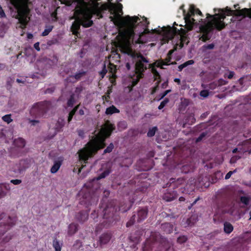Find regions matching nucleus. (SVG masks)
Masks as SVG:
<instances>
[{
  "label": "nucleus",
  "instance_id": "1",
  "mask_svg": "<svg viewBox=\"0 0 251 251\" xmlns=\"http://www.w3.org/2000/svg\"><path fill=\"white\" fill-rule=\"evenodd\" d=\"M112 0H111L112 1ZM111 22L117 27L118 34L116 38L121 45H129L135 35L136 24L140 19L137 16L129 15L122 17L123 5L119 2H111Z\"/></svg>",
  "mask_w": 251,
  "mask_h": 251
},
{
  "label": "nucleus",
  "instance_id": "2",
  "mask_svg": "<svg viewBox=\"0 0 251 251\" xmlns=\"http://www.w3.org/2000/svg\"><path fill=\"white\" fill-rule=\"evenodd\" d=\"M214 11L215 12L218 11L219 13L213 15L207 14V18H211L212 20L208 21L206 23L200 26V32L202 33L200 39L203 42L210 39V33L214 29L221 31L225 27L226 25L224 21L226 15H235L242 18L248 17L251 18V8H244L242 9L233 10L226 7L225 9L214 8Z\"/></svg>",
  "mask_w": 251,
  "mask_h": 251
},
{
  "label": "nucleus",
  "instance_id": "3",
  "mask_svg": "<svg viewBox=\"0 0 251 251\" xmlns=\"http://www.w3.org/2000/svg\"><path fill=\"white\" fill-rule=\"evenodd\" d=\"M106 9L105 5H100L96 0H91L89 4L85 2L81 3L76 8L74 17L72 18L75 20L71 27L73 33L77 36V30L81 25L85 27L90 26L93 23V21L90 20L92 15H96L99 18H101V13Z\"/></svg>",
  "mask_w": 251,
  "mask_h": 251
},
{
  "label": "nucleus",
  "instance_id": "4",
  "mask_svg": "<svg viewBox=\"0 0 251 251\" xmlns=\"http://www.w3.org/2000/svg\"><path fill=\"white\" fill-rule=\"evenodd\" d=\"M109 134L110 126L108 125H105L101 128L100 131L95 134L86 147L79 151V159L85 162L93 153H95L100 149L103 148L105 146L104 140Z\"/></svg>",
  "mask_w": 251,
  "mask_h": 251
},
{
  "label": "nucleus",
  "instance_id": "5",
  "mask_svg": "<svg viewBox=\"0 0 251 251\" xmlns=\"http://www.w3.org/2000/svg\"><path fill=\"white\" fill-rule=\"evenodd\" d=\"M149 186V184L145 183L144 181H142L140 183L139 187H138L135 191L132 193L131 192L128 193V195L130 196L129 198V203L127 204L125 201H121L118 205L115 204L114 201L111 200V211L115 210L116 213L115 219L118 220L119 215L117 212L121 211L124 213L129 210L132 205L136 201H140L143 197V194L146 192L147 189Z\"/></svg>",
  "mask_w": 251,
  "mask_h": 251
},
{
  "label": "nucleus",
  "instance_id": "6",
  "mask_svg": "<svg viewBox=\"0 0 251 251\" xmlns=\"http://www.w3.org/2000/svg\"><path fill=\"white\" fill-rule=\"evenodd\" d=\"M195 14L202 16V14L199 9L196 8L193 5H191L190 7L189 12L184 15V20L186 23L185 28L187 30L183 28H180V29L179 30L175 27H171L170 26H168L169 31L173 30L175 34L180 35L181 40L180 45L181 48L183 46V43L182 42L185 41L187 37V32L192 30L194 26L197 24V22H196V20L192 17Z\"/></svg>",
  "mask_w": 251,
  "mask_h": 251
},
{
  "label": "nucleus",
  "instance_id": "7",
  "mask_svg": "<svg viewBox=\"0 0 251 251\" xmlns=\"http://www.w3.org/2000/svg\"><path fill=\"white\" fill-rule=\"evenodd\" d=\"M28 0H10L11 4L14 7L17 12V18L20 25L19 27L25 28L29 20V10L27 3Z\"/></svg>",
  "mask_w": 251,
  "mask_h": 251
},
{
  "label": "nucleus",
  "instance_id": "8",
  "mask_svg": "<svg viewBox=\"0 0 251 251\" xmlns=\"http://www.w3.org/2000/svg\"><path fill=\"white\" fill-rule=\"evenodd\" d=\"M185 180L182 177H179L177 179L173 177L171 178L169 181L163 186L164 188H168L163 195V200L169 202L176 199L178 196L176 189Z\"/></svg>",
  "mask_w": 251,
  "mask_h": 251
},
{
  "label": "nucleus",
  "instance_id": "9",
  "mask_svg": "<svg viewBox=\"0 0 251 251\" xmlns=\"http://www.w3.org/2000/svg\"><path fill=\"white\" fill-rule=\"evenodd\" d=\"M153 235L146 240L143 247V251H169L170 247L167 245H163L157 242V239L152 240Z\"/></svg>",
  "mask_w": 251,
  "mask_h": 251
},
{
  "label": "nucleus",
  "instance_id": "10",
  "mask_svg": "<svg viewBox=\"0 0 251 251\" xmlns=\"http://www.w3.org/2000/svg\"><path fill=\"white\" fill-rule=\"evenodd\" d=\"M148 214V208L147 207H140L137 211V217L135 214H134L130 219V220L126 223V226L129 227L133 225L136 221L140 223L146 219Z\"/></svg>",
  "mask_w": 251,
  "mask_h": 251
},
{
  "label": "nucleus",
  "instance_id": "11",
  "mask_svg": "<svg viewBox=\"0 0 251 251\" xmlns=\"http://www.w3.org/2000/svg\"><path fill=\"white\" fill-rule=\"evenodd\" d=\"M177 121L178 124L183 128H184L187 125H192L194 124L196 122V119L194 117V114L191 113L186 115L182 120L178 119Z\"/></svg>",
  "mask_w": 251,
  "mask_h": 251
},
{
  "label": "nucleus",
  "instance_id": "12",
  "mask_svg": "<svg viewBox=\"0 0 251 251\" xmlns=\"http://www.w3.org/2000/svg\"><path fill=\"white\" fill-rule=\"evenodd\" d=\"M140 24L142 25H143V31L139 32V37H141L145 34L150 33V30L148 28V25L150 24V22L147 20L146 18H145V20L143 22H140L137 25H139Z\"/></svg>",
  "mask_w": 251,
  "mask_h": 251
},
{
  "label": "nucleus",
  "instance_id": "13",
  "mask_svg": "<svg viewBox=\"0 0 251 251\" xmlns=\"http://www.w3.org/2000/svg\"><path fill=\"white\" fill-rule=\"evenodd\" d=\"M173 225L169 223H165L161 224V229L166 234H170L173 231Z\"/></svg>",
  "mask_w": 251,
  "mask_h": 251
},
{
  "label": "nucleus",
  "instance_id": "14",
  "mask_svg": "<svg viewBox=\"0 0 251 251\" xmlns=\"http://www.w3.org/2000/svg\"><path fill=\"white\" fill-rule=\"evenodd\" d=\"M147 68L142 61H137L135 64V70L136 73L142 75L143 73L147 70Z\"/></svg>",
  "mask_w": 251,
  "mask_h": 251
},
{
  "label": "nucleus",
  "instance_id": "15",
  "mask_svg": "<svg viewBox=\"0 0 251 251\" xmlns=\"http://www.w3.org/2000/svg\"><path fill=\"white\" fill-rule=\"evenodd\" d=\"M115 67V65L111 63V93L112 92V86L116 84L115 79L116 78V76L114 74Z\"/></svg>",
  "mask_w": 251,
  "mask_h": 251
},
{
  "label": "nucleus",
  "instance_id": "16",
  "mask_svg": "<svg viewBox=\"0 0 251 251\" xmlns=\"http://www.w3.org/2000/svg\"><path fill=\"white\" fill-rule=\"evenodd\" d=\"M233 230V226L228 222H225L224 224V230L226 234H230Z\"/></svg>",
  "mask_w": 251,
  "mask_h": 251
},
{
  "label": "nucleus",
  "instance_id": "17",
  "mask_svg": "<svg viewBox=\"0 0 251 251\" xmlns=\"http://www.w3.org/2000/svg\"><path fill=\"white\" fill-rule=\"evenodd\" d=\"M193 64H194V61L193 60H189L188 61H187L184 63L178 66V71L179 72H181L184 68L186 67L189 65H193Z\"/></svg>",
  "mask_w": 251,
  "mask_h": 251
},
{
  "label": "nucleus",
  "instance_id": "18",
  "mask_svg": "<svg viewBox=\"0 0 251 251\" xmlns=\"http://www.w3.org/2000/svg\"><path fill=\"white\" fill-rule=\"evenodd\" d=\"M14 143L15 146L19 148H23L25 146V141L21 138H18L15 139Z\"/></svg>",
  "mask_w": 251,
  "mask_h": 251
},
{
  "label": "nucleus",
  "instance_id": "19",
  "mask_svg": "<svg viewBox=\"0 0 251 251\" xmlns=\"http://www.w3.org/2000/svg\"><path fill=\"white\" fill-rule=\"evenodd\" d=\"M139 79L140 77L138 76L136 77L135 79H134L132 78H131V84H130L127 86L129 92H131L132 90L133 87L138 83V81H139Z\"/></svg>",
  "mask_w": 251,
  "mask_h": 251
},
{
  "label": "nucleus",
  "instance_id": "20",
  "mask_svg": "<svg viewBox=\"0 0 251 251\" xmlns=\"http://www.w3.org/2000/svg\"><path fill=\"white\" fill-rule=\"evenodd\" d=\"M61 166V162L59 161L55 162L52 167L51 168L50 172L52 174L56 173Z\"/></svg>",
  "mask_w": 251,
  "mask_h": 251
},
{
  "label": "nucleus",
  "instance_id": "21",
  "mask_svg": "<svg viewBox=\"0 0 251 251\" xmlns=\"http://www.w3.org/2000/svg\"><path fill=\"white\" fill-rule=\"evenodd\" d=\"M77 229L76 225L75 224H71L69 226V233L71 235L73 234L76 231Z\"/></svg>",
  "mask_w": 251,
  "mask_h": 251
},
{
  "label": "nucleus",
  "instance_id": "22",
  "mask_svg": "<svg viewBox=\"0 0 251 251\" xmlns=\"http://www.w3.org/2000/svg\"><path fill=\"white\" fill-rule=\"evenodd\" d=\"M127 123L126 121H120L118 123L117 126L119 130L122 131L125 129L127 127Z\"/></svg>",
  "mask_w": 251,
  "mask_h": 251
},
{
  "label": "nucleus",
  "instance_id": "23",
  "mask_svg": "<svg viewBox=\"0 0 251 251\" xmlns=\"http://www.w3.org/2000/svg\"><path fill=\"white\" fill-rule=\"evenodd\" d=\"M240 201L245 206H248L250 204V198L248 197L241 196L240 198Z\"/></svg>",
  "mask_w": 251,
  "mask_h": 251
},
{
  "label": "nucleus",
  "instance_id": "24",
  "mask_svg": "<svg viewBox=\"0 0 251 251\" xmlns=\"http://www.w3.org/2000/svg\"><path fill=\"white\" fill-rule=\"evenodd\" d=\"M132 163V160L131 158H125L124 162L121 164L122 166L129 167Z\"/></svg>",
  "mask_w": 251,
  "mask_h": 251
},
{
  "label": "nucleus",
  "instance_id": "25",
  "mask_svg": "<svg viewBox=\"0 0 251 251\" xmlns=\"http://www.w3.org/2000/svg\"><path fill=\"white\" fill-rule=\"evenodd\" d=\"M157 130V128L156 126H154L151 128H150L148 133L147 135L148 137H151L155 135L156 131Z\"/></svg>",
  "mask_w": 251,
  "mask_h": 251
},
{
  "label": "nucleus",
  "instance_id": "26",
  "mask_svg": "<svg viewBox=\"0 0 251 251\" xmlns=\"http://www.w3.org/2000/svg\"><path fill=\"white\" fill-rule=\"evenodd\" d=\"M53 247L55 251H61V247L59 241L57 240H54L53 241Z\"/></svg>",
  "mask_w": 251,
  "mask_h": 251
},
{
  "label": "nucleus",
  "instance_id": "27",
  "mask_svg": "<svg viewBox=\"0 0 251 251\" xmlns=\"http://www.w3.org/2000/svg\"><path fill=\"white\" fill-rule=\"evenodd\" d=\"M196 222V219L194 218V217H191L189 218H188L186 220L187 226H192Z\"/></svg>",
  "mask_w": 251,
  "mask_h": 251
},
{
  "label": "nucleus",
  "instance_id": "28",
  "mask_svg": "<svg viewBox=\"0 0 251 251\" xmlns=\"http://www.w3.org/2000/svg\"><path fill=\"white\" fill-rule=\"evenodd\" d=\"M169 100L168 98H165L161 102L160 105L158 106V108L159 110L163 109L166 104L169 102Z\"/></svg>",
  "mask_w": 251,
  "mask_h": 251
},
{
  "label": "nucleus",
  "instance_id": "29",
  "mask_svg": "<svg viewBox=\"0 0 251 251\" xmlns=\"http://www.w3.org/2000/svg\"><path fill=\"white\" fill-rule=\"evenodd\" d=\"M187 240V238L186 236L183 235L180 236L177 238V241L178 243L180 244H182L185 243Z\"/></svg>",
  "mask_w": 251,
  "mask_h": 251
},
{
  "label": "nucleus",
  "instance_id": "30",
  "mask_svg": "<svg viewBox=\"0 0 251 251\" xmlns=\"http://www.w3.org/2000/svg\"><path fill=\"white\" fill-rule=\"evenodd\" d=\"M2 119L4 122L8 124L11 123L12 121L10 115H5L2 117Z\"/></svg>",
  "mask_w": 251,
  "mask_h": 251
},
{
  "label": "nucleus",
  "instance_id": "31",
  "mask_svg": "<svg viewBox=\"0 0 251 251\" xmlns=\"http://www.w3.org/2000/svg\"><path fill=\"white\" fill-rule=\"evenodd\" d=\"M52 26H50L48 27H47L45 30L42 32V36H46L52 30Z\"/></svg>",
  "mask_w": 251,
  "mask_h": 251
},
{
  "label": "nucleus",
  "instance_id": "32",
  "mask_svg": "<svg viewBox=\"0 0 251 251\" xmlns=\"http://www.w3.org/2000/svg\"><path fill=\"white\" fill-rule=\"evenodd\" d=\"M1 238L0 243L2 244H4L6 242H8L11 239V237L10 236L6 235Z\"/></svg>",
  "mask_w": 251,
  "mask_h": 251
},
{
  "label": "nucleus",
  "instance_id": "33",
  "mask_svg": "<svg viewBox=\"0 0 251 251\" xmlns=\"http://www.w3.org/2000/svg\"><path fill=\"white\" fill-rule=\"evenodd\" d=\"M240 158V156L238 155H234L233 156L230 160V163L231 164H234L236 162V161Z\"/></svg>",
  "mask_w": 251,
  "mask_h": 251
},
{
  "label": "nucleus",
  "instance_id": "34",
  "mask_svg": "<svg viewBox=\"0 0 251 251\" xmlns=\"http://www.w3.org/2000/svg\"><path fill=\"white\" fill-rule=\"evenodd\" d=\"M78 106H76L69 114V117H68V121L70 122L72 120L73 116L74 115L75 111H76L77 109Z\"/></svg>",
  "mask_w": 251,
  "mask_h": 251
},
{
  "label": "nucleus",
  "instance_id": "35",
  "mask_svg": "<svg viewBox=\"0 0 251 251\" xmlns=\"http://www.w3.org/2000/svg\"><path fill=\"white\" fill-rule=\"evenodd\" d=\"M200 95L201 97L206 98L209 95V91L207 90H203L201 91Z\"/></svg>",
  "mask_w": 251,
  "mask_h": 251
},
{
  "label": "nucleus",
  "instance_id": "36",
  "mask_svg": "<svg viewBox=\"0 0 251 251\" xmlns=\"http://www.w3.org/2000/svg\"><path fill=\"white\" fill-rule=\"evenodd\" d=\"M227 81L226 80H225L222 78H220L219 79V80L218 81V85L219 86H222V85H226L227 83Z\"/></svg>",
  "mask_w": 251,
  "mask_h": 251
},
{
  "label": "nucleus",
  "instance_id": "37",
  "mask_svg": "<svg viewBox=\"0 0 251 251\" xmlns=\"http://www.w3.org/2000/svg\"><path fill=\"white\" fill-rule=\"evenodd\" d=\"M206 134L205 132L201 133L200 136L196 139V142L198 143L202 140V139L206 136Z\"/></svg>",
  "mask_w": 251,
  "mask_h": 251
},
{
  "label": "nucleus",
  "instance_id": "38",
  "mask_svg": "<svg viewBox=\"0 0 251 251\" xmlns=\"http://www.w3.org/2000/svg\"><path fill=\"white\" fill-rule=\"evenodd\" d=\"M119 110L115 106L113 105H111V115L113 113H119Z\"/></svg>",
  "mask_w": 251,
  "mask_h": 251
},
{
  "label": "nucleus",
  "instance_id": "39",
  "mask_svg": "<svg viewBox=\"0 0 251 251\" xmlns=\"http://www.w3.org/2000/svg\"><path fill=\"white\" fill-rule=\"evenodd\" d=\"M214 44L212 43L203 46V48L207 50H211L214 48Z\"/></svg>",
  "mask_w": 251,
  "mask_h": 251
},
{
  "label": "nucleus",
  "instance_id": "40",
  "mask_svg": "<svg viewBox=\"0 0 251 251\" xmlns=\"http://www.w3.org/2000/svg\"><path fill=\"white\" fill-rule=\"evenodd\" d=\"M235 172H236V169L234 170V171H229V172H228V173L226 174V176H225V179H229V178L231 176L233 173H235Z\"/></svg>",
  "mask_w": 251,
  "mask_h": 251
},
{
  "label": "nucleus",
  "instance_id": "41",
  "mask_svg": "<svg viewBox=\"0 0 251 251\" xmlns=\"http://www.w3.org/2000/svg\"><path fill=\"white\" fill-rule=\"evenodd\" d=\"M200 197L197 198L188 207L189 210H190L193 206L196 203V202L200 200Z\"/></svg>",
  "mask_w": 251,
  "mask_h": 251
},
{
  "label": "nucleus",
  "instance_id": "42",
  "mask_svg": "<svg viewBox=\"0 0 251 251\" xmlns=\"http://www.w3.org/2000/svg\"><path fill=\"white\" fill-rule=\"evenodd\" d=\"M11 182L14 185H18L22 182V181L20 179H12L11 180Z\"/></svg>",
  "mask_w": 251,
  "mask_h": 251
},
{
  "label": "nucleus",
  "instance_id": "43",
  "mask_svg": "<svg viewBox=\"0 0 251 251\" xmlns=\"http://www.w3.org/2000/svg\"><path fill=\"white\" fill-rule=\"evenodd\" d=\"M164 65H169L168 63H166L164 60H161L160 62L158 64V67H160L161 68H163L162 66Z\"/></svg>",
  "mask_w": 251,
  "mask_h": 251
},
{
  "label": "nucleus",
  "instance_id": "44",
  "mask_svg": "<svg viewBox=\"0 0 251 251\" xmlns=\"http://www.w3.org/2000/svg\"><path fill=\"white\" fill-rule=\"evenodd\" d=\"M234 72L230 71L229 73V74L227 75V76H226V75H225V77H227L228 79H231L233 78L234 75Z\"/></svg>",
  "mask_w": 251,
  "mask_h": 251
},
{
  "label": "nucleus",
  "instance_id": "45",
  "mask_svg": "<svg viewBox=\"0 0 251 251\" xmlns=\"http://www.w3.org/2000/svg\"><path fill=\"white\" fill-rule=\"evenodd\" d=\"M246 115L248 117V120L251 121V109H248V111Z\"/></svg>",
  "mask_w": 251,
  "mask_h": 251
},
{
  "label": "nucleus",
  "instance_id": "46",
  "mask_svg": "<svg viewBox=\"0 0 251 251\" xmlns=\"http://www.w3.org/2000/svg\"><path fill=\"white\" fill-rule=\"evenodd\" d=\"M41 103H37L34 105L31 110V112H34L36 109L40 108Z\"/></svg>",
  "mask_w": 251,
  "mask_h": 251
},
{
  "label": "nucleus",
  "instance_id": "47",
  "mask_svg": "<svg viewBox=\"0 0 251 251\" xmlns=\"http://www.w3.org/2000/svg\"><path fill=\"white\" fill-rule=\"evenodd\" d=\"M74 102V99L73 97H71V98L70 99V100L68 101V105L69 106H72L73 105V103Z\"/></svg>",
  "mask_w": 251,
  "mask_h": 251
},
{
  "label": "nucleus",
  "instance_id": "48",
  "mask_svg": "<svg viewBox=\"0 0 251 251\" xmlns=\"http://www.w3.org/2000/svg\"><path fill=\"white\" fill-rule=\"evenodd\" d=\"M6 193L3 191L2 188L0 186V198L4 197Z\"/></svg>",
  "mask_w": 251,
  "mask_h": 251
},
{
  "label": "nucleus",
  "instance_id": "49",
  "mask_svg": "<svg viewBox=\"0 0 251 251\" xmlns=\"http://www.w3.org/2000/svg\"><path fill=\"white\" fill-rule=\"evenodd\" d=\"M5 16V14L2 8V7L0 6V17L2 18Z\"/></svg>",
  "mask_w": 251,
  "mask_h": 251
},
{
  "label": "nucleus",
  "instance_id": "50",
  "mask_svg": "<svg viewBox=\"0 0 251 251\" xmlns=\"http://www.w3.org/2000/svg\"><path fill=\"white\" fill-rule=\"evenodd\" d=\"M107 72V70H106L105 69V65L104 66V68L102 70V71L100 72V75H101V77H103L104 75H105V74Z\"/></svg>",
  "mask_w": 251,
  "mask_h": 251
},
{
  "label": "nucleus",
  "instance_id": "51",
  "mask_svg": "<svg viewBox=\"0 0 251 251\" xmlns=\"http://www.w3.org/2000/svg\"><path fill=\"white\" fill-rule=\"evenodd\" d=\"M171 91L170 90H167L165 91L162 94L161 98H164L165 96H166L168 93H169Z\"/></svg>",
  "mask_w": 251,
  "mask_h": 251
},
{
  "label": "nucleus",
  "instance_id": "52",
  "mask_svg": "<svg viewBox=\"0 0 251 251\" xmlns=\"http://www.w3.org/2000/svg\"><path fill=\"white\" fill-rule=\"evenodd\" d=\"M141 60H139V61H142L143 63L148 62V60L145 57H144L143 56H141Z\"/></svg>",
  "mask_w": 251,
  "mask_h": 251
},
{
  "label": "nucleus",
  "instance_id": "53",
  "mask_svg": "<svg viewBox=\"0 0 251 251\" xmlns=\"http://www.w3.org/2000/svg\"><path fill=\"white\" fill-rule=\"evenodd\" d=\"M34 48L36 49V50L38 51L40 50V48H39V43H36L34 45Z\"/></svg>",
  "mask_w": 251,
  "mask_h": 251
},
{
  "label": "nucleus",
  "instance_id": "54",
  "mask_svg": "<svg viewBox=\"0 0 251 251\" xmlns=\"http://www.w3.org/2000/svg\"><path fill=\"white\" fill-rule=\"evenodd\" d=\"M208 114V113L207 112L204 113L202 114L201 116V119H203L205 118Z\"/></svg>",
  "mask_w": 251,
  "mask_h": 251
},
{
  "label": "nucleus",
  "instance_id": "55",
  "mask_svg": "<svg viewBox=\"0 0 251 251\" xmlns=\"http://www.w3.org/2000/svg\"><path fill=\"white\" fill-rule=\"evenodd\" d=\"M171 56H168V57L165 59V60L164 61H166V63H168L169 64V65H170V62L171 61Z\"/></svg>",
  "mask_w": 251,
  "mask_h": 251
},
{
  "label": "nucleus",
  "instance_id": "56",
  "mask_svg": "<svg viewBox=\"0 0 251 251\" xmlns=\"http://www.w3.org/2000/svg\"><path fill=\"white\" fill-rule=\"evenodd\" d=\"M222 211L223 213H229L231 212L230 210H227L226 209H223L222 210Z\"/></svg>",
  "mask_w": 251,
  "mask_h": 251
},
{
  "label": "nucleus",
  "instance_id": "57",
  "mask_svg": "<svg viewBox=\"0 0 251 251\" xmlns=\"http://www.w3.org/2000/svg\"><path fill=\"white\" fill-rule=\"evenodd\" d=\"M106 176V174L105 173H103L102 174H101L100 176H99L97 178V180H99V179H100L101 178H104Z\"/></svg>",
  "mask_w": 251,
  "mask_h": 251
},
{
  "label": "nucleus",
  "instance_id": "58",
  "mask_svg": "<svg viewBox=\"0 0 251 251\" xmlns=\"http://www.w3.org/2000/svg\"><path fill=\"white\" fill-rule=\"evenodd\" d=\"M151 168H152V166H149L145 167V168H142L141 170H142L143 171H148V170L151 169Z\"/></svg>",
  "mask_w": 251,
  "mask_h": 251
},
{
  "label": "nucleus",
  "instance_id": "59",
  "mask_svg": "<svg viewBox=\"0 0 251 251\" xmlns=\"http://www.w3.org/2000/svg\"><path fill=\"white\" fill-rule=\"evenodd\" d=\"M174 81L177 83L178 84H180V79L179 78H176L174 79Z\"/></svg>",
  "mask_w": 251,
  "mask_h": 251
},
{
  "label": "nucleus",
  "instance_id": "60",
  "mask_svg": "<svg viewBox=\"0 0 251 251\" xmlns=\"http://www.w3.org/2000/svg\"><path fill=\"white\" fill-rule=\"evenodd\" d=\"M115 129V126L114 124L111 123V133L113 132V131Z\"/></svg>",
  "mask_w": 251,
  "mask_h": 251
},
{
  "label": "nucleus",
  "instance_id": "61",
  "mask_svg": "<svg viewBox=\"0 0 251 251\" xmlns=\"http://www.w3.org/2000/svg\"><path fill=\"white\" fill-rule=\"evenodd\" d=\"M185 200V198L183 197H180L179 198V201H184Z\"/></svg>",
  "mask_w": 251,
  "mask_h": 251
},
{
  "label": "nucleus",
  "instance_id": "62",
  "mask_svg": "<svg viewBox=\"0 0 251 251\" xmlns=\"http://www.w3.org/2000/svg\"><path fill=\"white\" fill-rule=\"evenodd\" d=\"M154 75H156V76H160L159 74L156 70H154Z\"/></svg>",
  "mask_w": 251,
  "mask_h": 251
},
{
  "label": "nucleus",
  "instance_id": "63",
  "mask_svg": "<svg viewBox=\"0 0 251 251\" xmlns=\"http://www.w3.org/2000/svg\"><path fill=\"white\" fill-rule=\"evenodd\" d=\"M78 112L80 115H83L84 114V111L82 109H80Z\"/></svg>",
  "mask_w": 251,
  "mask_h": 251
},
{
  "label": "nucleus",
  "instance_id": "64",
  "mask_svg": "<svg viewBox=\"0 0 251 251\" xmlns=\"http://www.w3.org/2000/svg\"><path fill=\"white\" fill-rule=\"evenodd\" d=\"M238 151V148H236L232 150V153H235Z\"/></svg>",
  "mask_w": 251,
  "mask_h": 251
}]
</instances>
